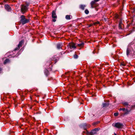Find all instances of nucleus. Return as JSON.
Masks as SVG:
<instances>
[{
    "mask_svg": "<svg viewBox=\"0 0 135 135\" xmlns=\"http://www.w3.org/2000/svg\"><path fill=\"white\" fill-rule=\"evenodd\" d=\"M29 21V20L26 19L24 16L22 15L21 16L20 22L23 25L28 22Z\"/></svg>",
    "mask_w": 135,
    "mask_h": 135,
    "instance_id": "obj_1",
    "label": "nucleus"
},
{
    "mask_svg": "<svg viewBox=\"0 0 135 135\" xmlns=\"http://www.w3.org/2000/svg\"><path fill=\"white\" fill-rule=\"evenodd\" d=\"M112 126L117 128H122L123 127V125L122 123L119 122H117L112 124Z\"/></svg>",
    "mask_w": 135,
    "mask_h": 135,
    "instance_id": "obj_2",
    "label": "nucleus"
},
{
    "mask_svg": "<svg viewBox=\"0 0 135 135\" xmlns=\"http://www.w3.org/2000/svg\"><path fill=\"white\" fill-rule=\"evenodd\" d=\"M27 6H27L22 5L21 7V11L23 14H24L27 11Z\"/></svg>",
    "mask_w": 135,
    "mask_h": 135,
    "instance_id": "obj_3",
    "label": "nucleus"
},
{
    "mask_svg": "<svg viewBox=\"0 0 135 135\" xmlns=\"http://www.w3.org/2000/svg\"><path fill=\"white\" fill-rule=\"evenodd\" d=\"M23 43V41L21 40L20 41L17 47H16L14 49V51H16L19 49L22 46V45Z\"/></svg>",
    "mask_w": 135,
    "mask_h": 135,
    "instance_id": "obj_4",
    "label": "nucleus"
},
{
    "mask_svg": "<svg viewBox=\"0 0 135 135\" xmlns=\"http://www.w3.org/2000/svg\"><path fill=\"white\" fill-rule=\"evenodd\" d=\"M68 46L71 49L76 48V46H75V44L73 43H70L68 45Z\"/></svg>",
    "mask_w": 135,
    "mask_h": 135,
    "instance_id": "obj_5",
    "label": "nucleus"
},
{
    "mask_svg": "<svg viewBox=\"0 0 135 135\" xmlns=\"http://www.w3.org/2000/svg\"><path fill=\"white\" fill-rule=\"evenodd\" d=\"M5 9L8 11H9L11 10L10 7L8 5L5 4L4 5Z\"/></svg>",
    "mask_w": 135,
    "mask_h": 135,
    "instance_id": "obj_6",
    "label": "nucleus"
},
{
    "mask_svg": "<svg viewBox=\"0 0 135 135\" xmlns=\"http://www.w3.org/2000/svg\"><path fill=\"white\" fill-rule=\"evenodd\" d=\"M52 17L54 18H57V17L55 13V12L54 11H52Z\"/></svg>",
    "mask_w": 135,
    "mask_h": 135,
    "instance_id": "obj_7",
    "label": "nucleus"
},
{
    "mask_svg": "<svg viewBox=\"0 0 135 135\" xmlns=\"http://www.w3.org/2000/svg\"><path fill=\"white\" fill-rule=\"evenodd\" d=\"M95 1H92L91 3V7L92 8H93L95 7L94 4L95 3Z\"/></svg>",
    "mask_w": 135,
    "mask_h": 135,
    "instance_id": "obj_8",
    "label": "nucleus"
},
{
    "mask_svg": "<svg viewBox=\"0 0 135 135\" xmlns=\"http://www.w3.org/2000/svg\"><path fill=\"white\" fill-rule=\"evenodd\" d=\"M86 6L85 5H80L79 6L80 8L82 10H84V9L85 7Z\"/></svg>",
    "mask_w": 135,
    "mask_h": 135,
    "instance_id": "obj_9",
    "label": "nucleus"
},
{
    "mask_svg": "<svg viewBox=\"0 0 135 135\" xmlns=\"http://www.w3.org/2000/svg\"><path fill=\"white\" fill-rule=\"evenodd\" d=\"M97 131V129L96 128H95L92 131L91 133L93 134H95L96 133V132Z\"/></svg>",
    "mask_w": 135,
    "mask_h": 135,
    "instance_id": "obj_10",
    "label": "nucleus"
},
{
    "mask_svg": "<svg viewBox=\"0 0 135 135\" xmlns=\"http://www.w3.org/2000/svg\"><path fill=\"white\" fill-rule=\"evenodd\" d=\"M84 43L82 42L81 43L78 44L77 46L79 47H83L84 46Z\"/></svg>",
    "mask_w": 135,
    "mask_h": 135,
    "instance_id": "obj_11",
    "label": "nucleus"
},
{
    "mask_svg": "<svg viewBox=\"0 0 135 135\" xmlns=\"http://www.w3.org/2000/svg\"><path fill=\"white\" fill-rule=\"evenodd\" d=\"M71 17L72 16L70 15H66L65 17V18L66 20H70L71 19Z\"/></svg>",
    "mask_w": 135,
    "mask_h": 135,
    "instance_id": "obj_12",
    "label": "nucleus"
},
{
    "mask_svg": "<svg viewBox=\"0 0 135 135\" xmlns=\"http://www.w3.org/2000/svg\"><path fill=\"white\" fill-rule=\"evenodd\" d=\"M62 44H57V48L58 49H60L61 48L62 46Z\"/></svg>",
    "mask_w": 135,
    "mask_h": 135,
    "instance_id": "obj_13",
    "label": "nucleus"
},
{
    "mask_svg": "<svg viewBox=\"0 0 135 135\" xmlns=\"http://www.w3.org/2000/svg\"><path fill=\"white\" fill-rule=\"evenodd\" d=\"M122 21L121 20L120 21L119 23V28L120 29H122Z\"/></svg>",
    "mask_w": 135,
    "mask_h": 135,
    "instance_id": "obj_14",
    "label": "nucleus"
},
{
    "mask_svg": "<svg viewBox=\"0 0 135 135\" xmlns=\"http://www.w3.org/2000/svg\"><path fill=\"white\" fill-rule=\"evenodd\" d=\"M129 112V111H128L127 109H126L125 110L124 112V114H128Z\"/></svg>",
    "mask_w": 135,
    "mask_h": 135,
    "instance_id": "obj_15",
    "label": "nucleus"
},
{
    "mask_svg": "<svg viewBox=\"0 0 135 135\" xmlns=\"http://www.w3.org/2000/svg\"><path fill=\"white\" fill-rule=\"evenodd\" d=\"M109 105V104L108 103H104L103 104V107H105Z\"/></svg>",
    "mask_w": 135,
    "mask_h": 135,
    "instance_id": "obj_16",
    "label": "nucleus"
},
{
    "mask_svg": "<svg viewBox=\"0 0 135 135\" xmlns=\"http://www.w3.org/2000/svg\"><path fill=\"white\" fill-rule=\"evenodd\" d=\"M126 52L127 55L128 56L129 55L130 53V51L128 49H127Z\"/></svg>",
    "mask_w": 135,
    "mask_h": 135,
    "instance_id": "obj_17",
    "label": "nucleus"
},
{
    "mask_svg": "<svg viewBox=\"0 0 135 135\" xmlns=\"http://www.w3.org/2000/svg\"><path fill=\"white\" fill-rule=\"evenodd\" d=\"M9 60L8 59H7L4 61V64H6L7 63L9 62Z\"/></svg>",
    "mask_w": 135,
    "mask_h": 135,
    "instance_id": "obj_18",
    "label": "nucleus"
},
{
    "mask_svg": "<svg viewBox=\"0 0 135 135\" xmlns=\"http://www.w3.org/2000/svg\"><path fill=\"white\" fill-rule=\"evenodd\" d=\"M123 104L125 106H127L128 105V103L127 102H123Z\"/></svg>",
    "mask_w": 135,
    "mask_h": 135,
    "instance_id": "obj_19",
    "label": "nucleus"
},
{
    "mask_svg": "<svg viewBox=\"0 0 135 135\" xmlns=\"http://www.w3.org/2000/svg\"><path fill=\"white\" fill-rule=\"evenodd\" d=\"M125 109H126L124 108H120L119 109V110H122L123 111V112H124V111H125Z\"/></svg>",
    "mask_w": 135,
    "mask_h": 135,
    "instance_id": "obj_20",
    "label": "nucleus"
},
{
    "mask_svg": "<svg viewBox=\"0 0 135 135\" xmlns=\"http://www.w3.org/2000/svg\"><path fill=\"white\" fill-rule=\"evenodd\" d=\"M85 12L86 14H88L89 13V11L88 10L86 9L85 10Z\"/></svg>",
    "mask_w": 135,
    "mask_h": 135,
    "instance_id": "obj_21",
    "label": "nucleus"
},
{
    "mask_svg": "<svg viewBox=\"0 0 135 135\" xmlns=\"http://www.w3.org/2000/svg\"><path fill=\"white\" fill-rule=\"evenodd\" d=\"M78 55H77L75 54L74 55V58L76 59L78 57Z\"/></svg>",
    "mask_w": 135,
    "mask_h": 135,
    "instance_id": "obj_22",
    "label": "nucleus"
},
{
    "mask_svg": "<svg viewBox=\"0 0 135 135\" xmlns=\"http://www.w3.org/2000/svg\"><path fill=\"white\" fill-rule=\"evenodd\" d=\"M99 22H97L94 23L93 24L94 25H95L96 24H99Z\"/></svg>",
    "mask_w": 135,
    "mask_h": 135,
    "instance_id": "obj_23",
    "label": "nucleus"
},
{
    "mask_svg": "<svg viewBox=\"0 0 135 135\" xmlns=\"http://www.w3.org/2000/svg\"><path fill=\"white\" fill-rule=\"evenodd\" d=\"M126 65V64L124 62L121 63V65H121L122 66H125Z\"/></svg>",
    "mask_w": 135,
    "mask_h": 135,
    "instance_id": "obj_24",
    "label": "nucleus"
},
{
    "mask_svg": "<svg viewBox=\"0 0 135 135\" xmlns=\"http://www.w3.org/2000/svg\"><path fill=\"white\" fill-rule=\"evenodd\" d=\"M114 116H117L118 115V113H115L114 114Z\"/></svg>",
    "mask_w": 135,
    "mask_h": 135,
    "instance_id": "obj_25",
    "label": "nucleus"
},
{
    "mask_svg": "<svg viewBox=\"0 0 135 135\" xmlns=\"http://www.w3.org/2000/svg\"><path fill=\"white\" fill-rule=\"evenodd\" d=\"M46 72H45V73H46V75H48V71L47 70H46V71H45Z\"/></svg>",
    "mask_w": 135,
    "mask_h": 135,
    "instance_id": "obj_26",
    "label": "nucleus"
},
{
    "mask_svg": "<svg viewBox=\"0 0 135 135\" xmlns=\"http://www.w3.org/2000/svg\"><path fill=\"white\" fill-rule=\"evenodd\" d=\"M93 25V24H90L89 25V26H88V27H91V26H92Z\"/></svg>",
    "mask_w": 135,
    "mask_h": 135,
    "instance_id": "obj_27",
    "label": "nucleus"
},
{
    "mask_svg": "<svg viewBox=\"0 0 135 135\" xmlns=\"http://www.w3.org/2000/svg\"><path fill=\"white\" fill-rule=\"evenodd\" d=\"M135 30V28L134 27H133V28L132 29V32L134 31Z\"/></svg>",
    "mask_w": 135,
    "mask_h": 135,
    "instance_id": "obj_28",
    "label": "nucleus"
},
{
    "mask_svg": "<svg viewBox=\"0 0 135 135\" xmlns=\"http://www.w3.org/2000/svg\"><path fill=\"white\" fill-rule=\"evenodd\" d=\"M55 19V18H54V19H53V20H52V21L54 22H55L56 21V20Z\"/></svg>",
    "mask_w": 135,
    "mask_h": 135,
    "instance_id": "obj_29",
    "label": "nucleus"
},
{
    "mask_svg": "<svg viewBox=\"0 0 135 135\" xmlns=\"http://www.w3.org/2000/svg\"><path fill=\"white\" fill-rule=\"evenodd\" d=\"M99 0H94L95 2H98L99 1Z\"/></svg>",
    "mask_w": 135,
    "mask_h": 135,
    "instance_id": "obj_30",
    "label": "nucleus"
},
{
    "mask_svg": "<svg viewBox=\"0 0 135 135\" xmlns=\"http://www.w3.org/2000/svg\"><path fill=\"white\" fill-rule=\"evenodd\" d=\"M114 135H117L115 133H114Z\"/></svg>",
    "mask_w": 135,
    "mask_h": 135,
    "instance_id": "obj_31",
    "label": "nucleus"
},
{
    "mask_svg": "<svg viewBox=\"0 0 135 135\" xmlns=\"http://www.w3.org/2000/svg\"><path fill=\"white\" fill-rule=\"evenodd\" d=\"M1 68H0V71L1 70Z\"/></svg>",
    "mask_w": 135,
    "mask_h": 135,
    "instance_id": "obj_32",
    "label": "nucleus"
}]
</instances>
